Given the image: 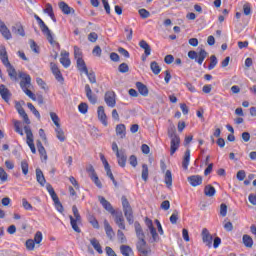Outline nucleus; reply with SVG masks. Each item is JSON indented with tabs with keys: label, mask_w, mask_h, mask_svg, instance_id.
I'll return each mask as SVG.
<instances>
[{
	"label": "nucleus",
	"mask_w": 256,
	"mask_h": 256,
	"mask_svg": "<svg viewBox=\"0 0 256 256\" xmlns=\"http://www.w3.org/2000/svg\"><path fill=\"white\" fill-rule=\"evenodd\" d=\"M60 63L65 69L71 67V59H69V52L63 50L61 52Z\"/></svg>",
	"instance_id": "18"
},
{
	"label": "nucleus",
	"mask_w": 256,
	"mask_h": 256,
	"mask_svg": "<svg viewBox=\"0 0 256 256\" xmlns=\"http://www.w3.org/2000/svg\"><path fill=\"white\" fill-rule=\"evenodd\" d=\"M178 220H179V211L175 210L170 216V223H172V225H176Z\"/></svg>",
	"instance_id": "47"
},
{
	"label": "nucleus",
	"mask_w": 256,
	"mask_h": 256,
	"mask_svg": "<svg viewBox=\"0 0 256 256\" xmlns=\"http://www.w3.org/2000/svg\"><path fill=\"white\" fill-rule=\"evenodd\" d=\"M89 223L92 225V227H94V229H99V222L95 217L91 216L89 218Z\"/></svg>",
	"instance_id": "61"
},
{
	"label": "nucleus",
	"mask_w": 256,
	"mask_h": 256,
	"mask_svg": "<svg viewBox=\"0 0 256 256\" xmlns=\"http://www.w3.org/2000/svg\"><path fill=\"white\" fill-rule=\"evenodd\" d=\"M189 163H191V150H186L182 161V167L185 171L189 169Z\"/></svg>",
	"instance_id": "25"
},
{
	"label": "nucleus",
	"mask_w": 256,
	"mask_h": 256,
	"mask_svg": "<svg viewBox=\"0 0 256 256\" xmlns=\"http://www.w3.org/2000/svg\"><path fill=\"white\" fill-rule=\"evenodd\" d=\"M139 46L141 47V49H144L146 57H149V55H151V46H149L147 41L145 40L140 41Z\"/></svg>",
	"instance_id": "36"
},
{
	"label": "nucleus",
	"mask_w": 256,
	"mask_h": 256,
	"mask_svg": "<svg viewBox=\"0 0 256 256\" xmlns=\"http://www.w3.org/2000/svg\"><path fill=\"white\" fill-rule=\"evenodd\" d=\"M8 179L7 172H5V169L3 167H0V180L5 182Z\"/></svg>",
	"instance_id": "62"
},
{
	"label": "nucleus",
	"mask_w": 256,
	"mask_h": 256,
	"mask_svg": "<svg viewBox=\"0 0 256 256\" xmlns=\"http://www.w3.org/2000/svg\"><path fill=\"white\" fill-rule=\"evenodd\" d=\"M217 63V57L215 55H212L210 57V64L208 66L209 71L215 69V67H217Z\"/></svg>",
	"instance_id": "46"
},
{
	"label": "nucleus",
	"mask_w": 256,
	"mask_h": 256,
	"mask_svg": "<svg viewBox=\"0 0 256 256\" xmlns=\"http://www.w3.org/2000/svg\"><path fill=\"white\" fill-rule=\"evenodd\" d=\"M36 179L37 182L41 185V187H45V183H47V180H45V176L43 175V171L41 169H36Z\"/></svg>",
	"instance_id": "28"
},
{
	"label": "nucleus",
	"mask_w": 256,
	"mask_h": 256,
	"mask_svg": "<svg viewBox=\"0 0 256 256\" xmlns=\"http://www.w3.org/2000/svg\"><path fill=\"white\" fill-rule=\"evenodd\" d=\"M129 163L132 167H137V165H138L137 156L131 155L129 158Z\"/></svg>",
	"instance_id": "63"
},
{
	"label": "nucleus",
	"mask_w": 256,
	"mask_h": 256,
	"mask_svg": "<svg viewBox=\"0 0 256 256\" xmlns=\"http://www.w3.org/2000/svg\"><path fill=\"white\" fill-rule=\"evenodd\" d=\"M145 223H146L147 228L150 231V235H152L153 241H159V234H157V230L153 226V220L146 218Z\"/></svg>",
	"instance_id": "14"
},
{
	"label": "nucleus",
	"mask_w": 256,
	"mask_h": 256,
	"mask_svg": "<svg viewBox=\"0 0 256 256\" xmlns=\"http://www.w3.org/2000/svg\"><path fill=\"white\" fill-rule=\"evenodd\" d=\"M104 101L108 107H115L117 101L115 100V92L109 91L105 93Z\"/></svg>",
	"instance_id": "15"
},
{
	"label": "nucleus",
	"mask_w": 256,
	"mask_h": 256,
	"mask_svg": "<svg viewBox=\"0 0 256 256\" xmlns=\"http://www.w3.org/2000/svg\"><path fill=\"white\" fill-rule=\"evenodd\" d=\"M117 237H118V241H120V243H127V238L125 237V234L123 233V231L118 230Z\"/></svg>",
	"instance_id": "56"
},
{
	"label": "nucleus",
	"mask_w": 256,
	"mask_h": 256,
	"mask_svg": "<svg viewBox=\"0 0 256 256\" xmlns=\"http://www.w3.org/2000/svg\"><path fill=\"white\" fill-rule=\"evenodd\" d=\"M138 13L142 19H148V17H151V13L145 8L140 9Z\"/></svg>",
	"instance_id": "50"
},
{
	"label": "nucleus",
	"mask_w": 256,
	"mask_h": 256,
	"mask_svg": "<svg viewBox=\"0 0 256 256\" xmlns=\"http://www.w3.org/2000/svg\"><path fill=\"white\" fill-rule=\"evenodd\" d=\"M19 77L20 79H22L20 82V87L22 91L25 93V95H27V97L32 99V101H37V97L35 96V94H33L31 90H29V88L31 87V76L25 72H20Z\"/></svg>",
	"instance_id": "1"
},
{
	"label": "nucleus",
	"mask_w": 256,
	"mask_h": 256,
	"mask_svg": "<svg viewBox=\"0 0 256 256\" xmlns=\"http://www.w3.org/2000/svg\"><path fill=\"white\" fill-rule=\"evenodd\" d=\"M24 131L26 134V143L28 145V147L31 150V153H33V155H35V153H37V149L35 148V139L33 136V131H31V127L29 126H24Z\"/></svg>",
	"instance_id": "8"
},
{
	"label": "nucleus",
	"mask_w": 256,
	"mask_h": 256,
	"mask_svg": "<svg viewBox=\"0 0 256 256\" xmlns=\"http://www.w3.org/2000/svg\"><path fill=\"white\" fill-rule=\"evenodd\" d=\"M85 75H87L90 83H97V78L95 77V73L93 72L89 73V70H87V73H85Z\"/></svg>",
	"instance_id": "58"
},
{
	"label": "nucleus",
	"mask_w": 256,
	"mask_h": 256,
	"mask_svg": "<svg viewBox=\"0 0 256 256\" xmlns=\"http://www.w3.org/2000/svg\"><path fill=\"white\" fill-rule=\"evenodd\" d=\"M46 189L52 201H54L55 209L57 210V212L63 213L64 211L63 204H61V201H59V197L57 196V193H55V189H53V186H51V184H47Z\"/></svg>",
	"instance_id": "6"
},
{
	"label": "nucleus",
	"mask_w": 256,
	"mask_h": 256,
	"mask_svg": "<svg viewBox=\"0 0 256 256\" xmlns=\"http://www.w3.org/2000/svg\"><path fill=\"white\" fill-rule=\"evenodd\" d=\"M13 33H16V35H20L21 37H25V30L23 29V26L21 24H16L12 27Z\"/></svg>",
	"instance_id": "38"
},
{
	"label": "nucleus",
	"mask_w": 256,
	"mask_h": 256,
	"mask_svg": "<svg viewBox=\"0 0 256 256\" xmlns=\"http://www.w3.org/2000/svg\"><path fill=\"white\" fill-rule=\"evenodd\" d=\"M150 69L154 75H159L161 73V66L156 61L151 62Z\"/></svg>",
	"instance_id": "40"
},
{
	"label": "nucleus",
	"mask_w": 256,
	"mask_h": 256,
	"mask_svg": "<svg viewBox=\"0 0 256 256\" xmlns=\"http://www.w3.org/2000/svg\"><path fill=\"white\" fill-rule=\"evenodd\" d=\"M50 69L58 83H63V81H65V79L63 78V74H61V70H59V66H57V64L51 62Z\"/></svg>",
	"instance_id": "11"
},
{
	"label": "nucleus",
	"mask_w": 256,
	"mask_h": 256,
	"mask_svg": "<svg viewBox=\"0 0 256 256\" xmlns=\"http://www.w3.org/2000/svg\"><path fill=\"white\" fill-rule=\"evenodd\" d=\"M168 137L170 139H173L175 137H179V135H177V132L175 131V126L172 125L168 128Z\"/></svg>",
	"instance_id": "51"
},
{
	"label": "nucleus",
	"mask_w": 256,
	"mask_h": 256,
	"mask_svg": "<svg viewBox=\"0 0 256 256\" xmlns=\"http://www.w3.org/2000/svg\"><path fill=\"white\" fill-rule=\"evenodd\" d=\"M26 249L28 251H34L35 250V240L34 239H28L26 241Z\"/></svg>",
	"instance_id": "48"
},
{
	"label": "nucleus",
	"mask_w": 256,
	"mask_h": 256,
	"mask_svg": "<svg viewBox=\"0 0 256 256\" xmlns=\"http://www.w3.org/2000/svg\"><path fill=\"white\" fill-rule=\"evenodd\" d=\"M50 118L52 119V121L56 127H61V124H59V116L57 115V113L51 112Z\"/></svg>",
	"instance_id": "49"
},
{
	"label": "nucleus",
	"mask_w": 256,
	"mask_h": 256,
	"mask_svg": "<svg viewBox=\"0 0 256 256\" xmlns=\"http://www.w3.org/2000/svg\"><path fill=\"white\" fill-rule=\"evenodd\" d=\"M8 75L12 81H17V71L15 70V67L11 65V63H8L5 65Z\"/></svg>",
	"instance_id": "24"
},
{
	"label": "nucleus",
	"mask_w": 256,
	"mask_h": 256,
	"mask_svg": "<svg viewBox=\"0 0 256 256\" xmlns=\"http://www.w3.org/2000/svg\"><path fill=\"white\" fill-rule=\"evenodd\" d=\"M77 68L81 73H87V65H85V60L83 58H77L76 59Z\"/></svg>",
	"instance_id": "35"
},
{
	"label": "nucleus",
	"mask_w": 256,
	"mask_h": 256,
	"mask_svg": "<svg viewBox=\"0 0 256 256\" xmlns=\"http://www.w3.org/2000/svg\"><path fill=\"white\" fill-rule=\"evenodd\" d=\"M142 179L143 181H147V179H149V167L147 164L142 165Z\"/></svg>",
	"instance_id": "45"
},
{
	"label": "nucleus",
	"mask_w": 256,
	"mask_h": 256,
	"mask_svg": "<svg viewBox=\"0 0 256 256\" xmlns=\"http://www.w3.org/2000/svg\"><path fill=\"white\" fill-rule=\"evenodd\" d=\"M242 241L245 247H248V248L253 247V238H251V236L245 234L242 238Z\"/></svg>",
	"instance_id": "42"
},
{
	"label": "nucleus",
	"mask_w": 256,
	"mask_h": 256,
	"mask_svg": "<svg viewBox=\"0 0 256 256\" xmlns=\"http://www.w3.org/2000/svg\"><path fill=\"white\" fill-rule=\"evenodd\" d=\"M217 193V190L212 185L208 184L204 188V195L206 197H215V194Z\"/></svg>",
	"instance_id": "29"
},
{
	"label": "nucleus",
	"mask_w": 256,
	"mask_h": 256,
	"mask_svg": "<svg viewBox=\"0 0 256 256\" xmlns=\"http://www.w3.org/2000/svg\"><path fill=\"white\" fill-rule=\"evenodd\" d=\"M90 245H92L93 249L99 253V255H103V248L101 247V243L96 238L90 239Z\"/></svg>",
	"instance_id": "26"
},
{
	"label": "nucleus",
	"mask_w": 256,
	"mask_h": 256,
	"mask_svg": "<svg viewBox=\"0 0 256 256\" xmlns=\"http://www.w3.org/2000/svg\"><path fill=\"white\" fill-rule=\"evenodd\" d=\"M78 110L82 113V115H85L87 111L89 110V106H87L86 103H81L78 106Z\"/></svg>",
	"instance_id": "55"
},
{
	"label": "nucleus",
	"mask_w": 256,
	"mask_h": 256,
	"mask_svg": "<svg viewBox=\"0 0 256 256\" xmlns=\"http://www.w3.org/2000/svg\"><path fill=\"white\" fill-rule=\"evenodd\" d=\"M136 87H137L140 95H142L143 97H147V95H149V89L147 88V86L145 84H143L141 82H137Z\"/></svg>",
	"instance_id": "27"
},
{
	"label": "nucleus",
	"mask_w": 256,
	"mask_h": 256,
	"mask_svg": "<svg viewBox=\"0 0 256 256\" xmlns=\"http://www.w3.org/2000/svg\"><path fill=\"white\" fill-rule=\"evenodd\" d=\"M44 13L49 15L54 23H57V19H55V13L53 12V6L50 3L46 4V8L44 9Z\"/></svg>",
	"instance_id": "32"
},
{
	"label": "nucleus",
	"mask_w": 256,
	"mask_h": 256,
	"mask_svg": "<svg viewBox=\"0 0 256 256\" xmlns=\"http://www.w3.org/2000/svg\"><path fill=\"white\" fill-rule=\"evenodd\" d=\"M120 251L123 256H133V249L127 245H122Z\"/></svg>",
	"instance_id": "39"
},
{
	"label": "nucleus",
	"mask_w": 256,
	"mask_h": 256,
	"mask_svg": "<svg viewBox=\"0 0 256 256\" xmlns=\"http://www.w3.org/2000/svg\"><path fill=\"white\" fill-rule=\"evenodd\" d=\"M0 95L6 103H9L11 99V92L3 84L0 85Z\"/></svg>",
	"instance_id": "21"
},
{
	"label": "nucleus",
	"mask_w": 256,
	"mask_h": 256,
	"mask_svg": "<svg viewBox=\"0 0 256 256\" xmlns=\"http://www.w3.org/2000/svg\"><path fill=\"white\" fill-rule=\"evenodd\" d=\"M74 57H75V59L83 58V53L81 52V49H79V47H77V46L74 47Z\"/></svg>",
	"instance_id": "57"
},
{
	"label": "nucleus",
	"mask_w": 256,
	"mask_h": 256,
	"mask_svg": "<svg viewBox=\"0 0 256 256\" xmlns=\"http://www.w3.org/2000/svg\"><path fill=\"white\" fill-rule=\"evenodd\" d=\"M13 125H14L15 132L18 133V135H20L21 137H23L24 133H23V130L21 129V121L13 120Z\"/></svg>",
	"instance_id": "43"
},
{
	"label": "nucleus",
	"mask_w": 256,
	"mask_h": 256,
	"mask_svg": "<svg viewBox=\"0 0 256 256\" xmlns=\"http://www.w3.org/2000/svg\"><path fill=\"white\" fill-rule=\"evenodd\" d=\"M164 183L168 189H171L173 187V173H171V170H166L164 173Z\"/></svg>",
	"instance_id": "22"
},
{
	"label": "nucleus",
	"mask_w": 256,
	"mask_h": 256,
	"mask_svg": "<svg viewBox=\"0 0 256 256\" xmlns=\"http://www.w3.org/2000/svg\"><path fill=\"white\" fill-rule=\"evenodd\" d=\"M188 183H190L192 187H199V185H202L203 183V177L199 175H192L188 177Z\"/></svg>",
	"instance_id": "20"
},
{
	"label": "nucleus",
	"mask_w": 256,
	"mask_h": 256,
	"mask_svg": "<svg viewBox=\"0 0 256 256\" xmlns=\"http://www.w3.org/2000/svg\"><path fill=\"white\" fill-rule=\"evenodd\" d=\"M35 19L38 22V25L42 33H44L50 45H53V47H57L59 49V43L55 41V39L53 38V34L51 33V30H49V27L45 25V22L38 15H35Z\"/></svg>",
	"instance_id": "2"
},
{
	"label": "nucleus",
	"mask_w": 256,
	"mask_h": 256,
	"mask_svg": "<svg viewBox=\"0 0 256 256\" xmlns=\"http://www.w3.org/2000/svg\"><path fill=\"white\" fill-rule=\"evenodd\" d=\"M115 223L119 227V229L125 231V219H123V214H117L115 216Z\"/></svg>",
	"instance_id": "31"
},
{
	"label": "nucleus",
	"mask_w": 256,
	"mask_h": 256,
	"mask_svg": "<svg viewBox=\"0 0 256 256\" xmlns=\"http://www.w3.org/2000/svg\"><path fill=\"white\" fill-rule=\"evenodd\" d=\"M236 177L238 181H243L246 177L245 171L244 170L238 171Z\"/></svg>",
	"instance_id": "64"
},
{
	"label": "nucleus",
	"mask_w": 256,
	"mask_h": 256,
	"mask_svg": "<svg viewBox=\"0 0 256 256\" xmlns=\"http://www.w3.org/2000/svg\"><path fill=\"white\" fill-rule=\"evenodd\" d=\"M98 199L100 201V204L102 207L108 211V213H111V215H115V209H113V206L111 205V202L107 201L105 197L103 196H98Z\"/></svg>",
	"instance_id": "16"
},
{
	"label": "nucleus",
	"mask_w": 256,
	"mask_h": 256,
	"mask_svg": "<svg viewBox=\"0 0 256 256\" xmlns=\"http://www.w3.org/2000/svg\"><path fill=\"white\" fill-rule=\"evenodd\" d=\"M0 33L2 37H4V39H6L7 41L13 39V35H11V30H9L3 20H0Z\"/></svg>",
	"instance_id": "12"
},
{
	"label": "nucleus",
	"mask_w": 256,
	"mask_h": 256,
	"mask_svg": "<svg viewBox=\"0 0 256 256\" xmlns=\"http://www.w3.org/2000/svg\"><path fill=\"white\" fill-rule=\"evenodd\" d=\"M122 206H123L124 215L129 225H133V223H135V219L133 217V209L131 208L129 201L125 196L122 197Z\"/></svg>",
	"instance_id": "5"
},
{
	"label": "nucleus",
	"mask_w": 256,
	"mask_h": 256,
	"mask_svg": "<svg viewBox=\"0 0 256 256\" xmlns=\"http://www.w3.org/2000/svg\"><path fill=\"white\" fill-rule=\"evenodd\" d=\"M126 131V127L124 124H118L116 126V135L120 138V139H125V133Z\"/></svg>",
	"instance_id": "30"
},
{
	"label": "nucleus",
	"mask_w": 256,
	"mask_h": 256,
	"mask_svg": "<svg viewBox=\"0 0 256 256\" xmlns=\"http://www.w3.org/2000/svg\"><path fill=\"white\" fill-rule=\"evenodd\" d=\"M104 229L107 237H109V239H113V235H115V233L113 232V228L107 220H104Z\"/></svg>",
	"instance_id": "34"
},
{
	"label": "nucleus",
	"mask_w": 256,
	"mask_h": 256,
	"mask_svg": "<svg viewBox=\"0 0 256 256\" xmlns=\"http://www.w3.org/2000/svg\"><path fill=\"white\" fill-rule=\"evenodd\" d=\"M202 241L206 247H209L211 249L213 247V236L211 233H209V230L207 228H204L202 230Z\"/></svg>",
	"instance_id": "10"
},
{
	"label": "nucleus",
	"mask_w": 256,
	"mask_h": 256,
	"mask_svg": "<svg viewBox=\"0 0 256 256\" xmlns=\"http://www.w3.org/2000/svg\"><path fill=\"white\" fill-rule=\"evenodd\" d=\"M112 151L116 154L119 167H125V165H127V155H125V150H119L117 143L113 142Z\"/></svg>",
	"instance_id": "4"
},
{
	"label": "nucleus",
	"mask_w": 256,
	"mask_h": 256,
	"mask_svg": "<svg viewBox=\"0 0 256 256\" xmlns=\"http://www.w3.org/2000/svg\"><path fill=\"white\" fill-rule=\"evenodd\" d=\"M170 155H175L177 149H179V145H181V138L179 136L170 138Z\"/></svg>",
	"instance_id": "17"
},
{
	"label": "nucleus",
	"mask_w": 256,
	"mask_h": 256,
	"mask_svg": "<svg viewBox=\"0 0 256 256\" xmlns=\"http://www.w3.org/2000/svg\"><path fill=\"white\" fill-rule=\"evenodd\" d=\"M0 59L4 66L9 65V56L7 55V49L5 46L0 47Z\"/></svg>",
	"instance_id": "23"
},
{
	"label": "nucleus",
	"mask_w": 256,
	"mask_h": 256,
	"mask_svg": "<svg viewBox=\"0 0 256 256\" xmlns=\"http://www.w3.org/2000/svg\"><path fill=\"white\" fill-rule=\"evenodd\" d=\"M118 70L120 73H127L129 71V65L122 63L119 65Z\"/></svg>",
	"instance_id": "60"
},
{
	"label": "nucleus",
	"mask_w": 256,
	"mask_h": 256,
	"mask_svg": "<svg viewBox=\"0 0 256 256\" xmlns=\"http://www.w3.org/2000/svg\"><path fill=\"white\" fill-rule=\"evenodd\" d=\"M41 241H43V233H41V231H38L34 236V243H36V245H39Z\"/></svg>",
	"instance_id": "54"
},
{
	"label": "nucleus",
	"mask_w": 256,
	"mask_h": 256,
	"mask_svg": "<svg viewBox=\"0 0 256 256\" xmlns=\"http://www.w3.org/2000/svg\"><path fill=\"white\" fill-rule=\"evenodd\" d=\"M55 131L57 139L60 140L61 143H63V141H65V132L63 131L61 126L56 127Z\"/></svg>",
	"instance_id": "41"
},
{
	"label": "nucleus",
	"mask_w": 256,
	"mask_h": 256,
	"mask_svg": "<svg viewBox=\"0 0 256 256\" xmlns=\"http://www.w3.org/2000/svg\"><path fill=\"white\" fill-rule=\"evenodd\" d=\"M100 161L104 165V169L106 171L107 177H109V179H111L113 185H115V187H117V181L115 180V177L113 176V172H111V166H109V162L107 161V158H105V155L100 154Z\"/></svg>",
	"instance_id": "9"
},
{
	"label": "nucleus",
	"mask_w": 256,
	"mask_h": 256,
	"mask_svg": "<svg viewBox=\"0 0 256 256\" xmlns=\"http://www.w3.org/2000/svg\"><path fill=\"white\" fill-rule=\"evenodd\" d=\"M59 8L61 9L62 13H64V15H71V11L74 12V10L65 2H60Z\"/></svg>",
	"instance_id": "33"
},
{
	"label": "nucleus",
	"mask_w": 256,
	"mask_h": 256,
	"mask_svg": "<svg viewBox=\"0 0 256 256\" xmlns=\"http://www.w3.org/2000/svg\"><path fill=\"white\" fill-rule=\"evenodd\" d=\"M72 212L74 217L71 215L69 216L70 225L76 233H81V229L78 226L79 223H81V214H79V209H77V206L72 207Z\"/></svg>",
	"instance_id": "3"
},
{
	"label": "nucleus",
	"mask_w": 256,
	"mask_h": 256,
	"mask_svg": "<svg viewBox=\"0 0 256 256\" xmlns=\"http://www.w3.org/2000/svg\"><path fill=\"white\" fill-rule=\"evenodd\" d=\"M21 170L23 175L29 174V164L27 163V161L24 160L21 162Z\"/></svg>",
	"instance_id": "52"
},
{
	"label": "nucleus",
	"mask_w": 256,
	"mask_h": 256,
	"mask_svg": "<svg viewBox=\"0 0 256 256\" xmlns=\"http://www.w3.org/2000/svg\"><path fill=\"white\" fill-rule=\"evenodd\" d=\"M134 226L138 239H145V233H143V228H141V224H139V222H136Z\"/></svg>",
	"instance_id": "37"
},
{
	"label": "nucleus",
	"mask_w": 256,
	"mask_h": 256,
	"mask_svg": "<svg viewBox=\"0 0 256 256\" xmlns=\"http://www.w3.org/2000/svg\"><path fill=\"white\" fill-rule=\"evenodd\" d=\"M18 114L22 117L26 125H31V120H29V116L27 115V112H25V109L22 108V110H18Z\"/></svg>",
	"instance_id": "44"
},
{
	"label": "nucleus",
	"mask_w": 256,
	"mask_h": 256,
	"mask_svg": "<svg viewBox=\"0 0 256 256\" xmlns=\"http://www.w3.org/2000/svg\"><path fill=\"white\" fill-rule=\"evenodd\" d=\"M97 115L99 121L104 125V127H107L108 122H107V114H105V108L103 106H99L97 110Z\"/></svg>",
	"instance_id": "19"
},
{
	"label": "nucleus",
	"mask_w": 256,
	"mask_h": 256,
	"mask_svg": "<svg viewBox=\"0 0 256 256\" xmlns=\"http://www.w3.org/2000/svg\"><path fill=\"white\" fill-rule=\"evenodd\" d=\"M137 250L142 256H148L151 251L149 250V248H147V242L145 241V239H140L137 242Z\"/></svg>",
	"instance_id": "13"
},
{
	"label": "nucleus",
	"mask_w": 256,
	"mask_h": 256,
	"mask_svg": "<svg viewBox=\"0 0 256 256\" xmlns=\"http://www.w3.org/2000/svg\"><path fill=\"white\" fill-rule=\"evenodd\" d=\"M22 206L26 211H33V206L25 198L22 199Z\"/></svg>",
	"instance_id": "53"
},
{
	"label": "nucleus",
	"mask_w": 256,
	"mask_h": 256,
	"mask_svg": "<svg viewBox=\"0 0 256 256\" xmlns=\"http://www.w3.org/2000/svg\"><path fill=\"white\" fill-rule=\"evenodd\" d=\"M189 59L194 60L198 65H203V61L207 59V51L205 49H200L199 53L194 50L188 52Z\"/></svg>",
	"instance_id": "7"
},
{
	"label": "nucleus",
	"mask_w": 256,
	"mask_h": 256,
	"mask_svg": "<svg viewBox=\"0 0 256 256\" xmlns=\"http://www.w3.org/2000/svg\"><path fill=\"white\" fill-rule=\"evenodd\" d=\"M220 215L221 217H227V205L225 203L220 205Z\"/></svg>",
	"instance_id": "59"
}]
</instances>
